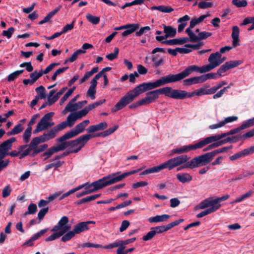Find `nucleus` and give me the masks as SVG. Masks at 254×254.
Listing matches in <instances>:
<instances>
[{
    "instance_id": "nucleus-1",
    "label": "nucleus",
    "mask_w": 254,
    "mask_h": 254,
    "mask_svg": "<svg viewBox=\"0 0 254 254\" xmlns=\"http://www.w3.org/2000/svg\"><path fill=\"white\" fill-rule=\"evenodd\" d=\"M92 134H86L82 135L77 138L70 140H60L61 137L56 139V141L61 143L57 146H52L47 150L43 154L42 156H45V160L50 158L55 153L64 150L66 148L70 146L71 148H75L73 150H77V153L86 144V143L92 138Z\"/></svg>"
},
{
    "instance_id": "nucleus-2",
    "label": "nucleus",
    "mask_w": 254,
    "mask_h": 254,
    "mask_svg": "<svg viewBox=\"0 0 254 254\" xmlns=\"http://www.w3.org/2000/svg\"><path fill=\"white\" fill-rule=\"evenodd\" d=\"M156 88L155 82H143L134 89L127 92L112 109L113 112L120 110L130 103L134 99L140 94L148 90Z\"/></svg>"
},
{
    "instance_id": "nucleus-3",
    "label": "nucleus",
    "mask_w": 254,
    "mask_h": 254,
    "mask_svg": "<svg viewBox=\"0 0 254 254\" xmlns=\"http://www.w3.org/2000/svg\"><path fill=\"white\" fill-rule=\"evenodd\" d=\"M190 158V157L188 156L187 155L178 156L170 159L168 161L158 166H154L144 170L140 174V175L142 176L158 173L165 168L168 169L169 170H171L179 165L187 163V162L189 161V160Z\"/></svg>"
},
{
    "instance_id": "nucleus-4",
    "label": "nucleus",
    "mask_w": 254,
    "mask_h": 254,
    "mask_svg": "<svg viewBox=\"0 0 254 254\" xmlns=\"http://www.w3.org/2000/svg\"><path fill=\"white\" fill-rule=\"evenodd\" d=\"M188 76L186 68L180 73L176 74H169L161 77L155 82L156 88L170 83L179 81Z\"/></svg>"
},
{
    "instance_id": "nucleus-5",
    "label": "nucleus",
    "mask_w": 254,
    "mask_h": 254,
    "mask_svg": "<svg viewBox=\"0 0 254 254\" xmlns=\"http://www.w3.org/2000/svg\"><path fill=\"white\" fill-rule=\"evenodd\" d=\"M112 184L113 183L109 175H108L92 183L88 186L89 188L85 190L88 194Z\"/></svg>"
},
{
    "instance_id": "nucleus-6",
    "label": "nucleus",
    "mask_w": 254,
    "mask_h": 254,
    "mask_svg": "<svg viewBox=\"0 0 254 254\" xmlns=\"http://www.w3.org/2000/svg\"><path fill=\"white\" fill-rule=\"evenodd\" d=\"M89 120H86L81 123L76 125L74 128L70 131L66 132L63 135L61 136L60 140H67L77 135L82 132L85 129L86 127L89 124Z\"/></svg>"
},
{
    "instance_id": "nucleus-7",
    "label": "nucleus",
    "mask_w": 254,
    "mask_h": 254,
    "mask_svg": "<svg viewBox=\"0 0 254 254\" xmlns=\"http://www.w3.org/2000/svg\"><path fill=\"white\" fill-rule=\"evenodd\" d=\"M160 94H164L166 96L172 98V87H165L155 90L148 92L146 96L148 97L151 103L155 102Z\"/></svg>"
},
{
    "instance_id": "nucleus-8",
    "label": "nucleus",
    "mask_w": 254,
    "mask_h": 254,
    "mask_svg": "<svg viewBox=\"0 0 254 254\" xmlns=\"http://www.w3.org/2000/svg\"><path fill=\"white\" fill-rule=\"evenodd\" d=\"M204 146L203 145L202 140H200L198 142L192 144H190L187 145L182 146L180 147L174 148L171 150V155L174 154H181L184 153H187L190 151L195 150L197 149L202 148Z\"/></svg>"
},
{
    "instance_id": "nucleus-9",
    "label": "nucleus",
    "mask_w": 254,
    "mask_h": 254,
    "mask_svg": "<svg viewBox=\"0 0 254 254\" xmlns=\"http://www.w3.org/2000/svg\"><path fill=\"white\" fill-rule=\"evenodd\" d=\"M226 151L227 148L223 147L221 148H219L218 149L213 150L211 152H207L203 154L200 155H199V157L203 166H205L209 164L217 154Z\"/></svg>"
},
{
    "instance_id": "nucleus-10",
    "label": "nucleus",
    "mask_w": 254,
    "mask_h": 254,
    "mask_svg": "<svg viewBox=\"0 0 254 254\" xmlns=\"http://www.w3.org/2000/svg\"><path fill=\"white\" fill-rule=\"evenodd\" d=\"M203 166V165L199 155L193 158L187 163L182 165L177 169V171H179L184 169H193Z\"/></svg>"
},
{
    "instance_id": "nucleus-11",
    "label": "nucleus",
    "mask_w": 254,
    "mask_h": 254,
    "mask_svg": "<svg viewBox=\"0 0 254 254\" xmlns=\"http://www.w3.org/2000/svg\"><path fill=\"white\" fill-rule=\"evenodd\" d=\"M186 32L190 39V42H197L200 40L205 39L212 35V33L203 31L198 33L196 36L192 30H186Z\"/></svg>"
},
{
    "instance_id": "nucleus-12",
    "label": "nucleus",
    "mask_w": 254,
    "mask_h": 254,
    "mask_svg": "<svg viewBox=\"0 0 254 254\" xmlns=\"http://www.w3.org/2000/svg\"><path fill=\"white\" fill-rule=\"evenodd\" d=\"M242 63V61L240 60L230 61L226 62L222 65L217 70L219 74V77L222 76V74L226 72L230 69L234 68L240 65Z\"/></svg>"
},
{
    "instance_id": "nucleus-13",
    "label": "nucleus",
    "mask_w": 254,
    "mask_h": 254,
    "mask_svg": "<svg viewBox=\"0 0 254 254\" xmlns=\"http://www.w3.org/2000/svg\"><path fill=\"white\" fill-rule=\"evenodd\" d=\"M213 69H214L213 67H212L210 64L203 65L201 67H198L196 65H192L186 68L188 76L194 71L203 73L208 72Z\"/></svg>"
},
{
    "instance_id": "nucleus-14",
    "label": "nucleus",
    "mask_w": 254,
    "mask_h": 254,
    "mask_svg": "<svg viewBox=\"0 0 254 254\" xmlns=\"http://www.w3.org/2000/svg\"><path fill=\"white\" fill-rule=\"evenodd\" d=\"M196 95V91L192 92H187L185 90L173 89L172 88V98L177 99H184L187 97H190Z\"/></svg>"
},
{
    "instance_id": "nucleus-15",
    "label": "nucleus",
    "mask_w": 254,
    "mask_h": 254,
    "mask_svg": "<svg viewBox=\"0 0 254 254\" xmlns=\"http://www.w3.org/2000/svg\"><path fill=\"white\" fill-rule=\"evenodd\" d=\"M141 170V169H138L137 170H132L129 172L124 173L123 174H122L120 175H118V174H119L120 173V172H117L116 173L109 174V176L110 177L111 180L113 184L114 183H116L117 182L122 181L123 179H124V178H125L126 177H127L129 175L134 174L138 172V171H140Z\"/></svg>"
},
{
    "instance_id": "nucleus-16",
    "label": "nucleus",
    "mask_w": 254,
    "mask_h": 254,
    "mask_svg": "<svg viewBox=\"0 0 254 254\" xmlns=\"http://www.w3.org/2000/svg\"><path fill=\"white\" fill-rule=\"evenodd\" d=\"M95 222L93 221H87L78 223L74 227L73 231L75 234H80L89 229V225L90 224H95Z\"/></svg>"
},
{
    "instance_id": "nucleus-17",
    "label": "nucleus",
    "mask_w": 254,
    "mask_h": 254,
    "mask_svg": "<svg viewBox=\"0 0 254 254\" xmlns=\"http://www.w3.org/2000/svg\"><path fill=\"white\" fill-rule=\"evenodd\" d=\"M228 132H224L220 134H218L215 135H211L208 137H207L201 140L203 145L204 146L206 145L211 143L214 141H216L217 140H220L221 139L228 136Z\"/></svg>"
},
{
    "instance_id": "nucleus-18",
    "label": "nucleus",
    "mask_w": 254,
    "mask_h": 254,
    "mask_svg": "<svg viewBox=\"0 0 254 254\" xmlns=\"http://www.w3.org/2000/svg\"><path fill=\"white\" fill-rule=\"evenodd\" d=\"M254 153V145L251 146L248 148L243 150L242 151L235 153V154L230 156L229 158L231 160L234 161L239 159L242 157L248 156Z\"/></svg>"
},
{
    "instance_id": "nucleus-19",
    "label": "nucleus",
    "mask_w": 254,
    "mask_h": 254,
    "mask_svg": "<svg viewBox=\"0 0 254 254\" xmlns=\"http://www.w3.org/2000/svg\"><path fill=\"white\" fill-rule=\"evenodd\" d=\"M221 57L222 55L218 52L211 54L208 59L209 64L215 68L222 64V61L219 60Z\"/></svg>"
},
{
    "instance_id": "nucleus-20",
    "label": "nucleus",
    "mask_w": 254,
    "mask_h": 254,
    "mask_svg": "<svg viewBox=\"0 0 254 254\" xmlns=\"http://www.w3.org/2000/svg\"><path fill=\"white\" fill-rule=\"evenodd\" d=\"M123 26L124 29H126L122 33V36L125 37L131 34L138 29L139 27V24L138 23L127 24L123 25Z\"/></svg>"
},
{
    "instance_id": "nucleus-21",
    "label": "nucleus",
    "mask_w": 254,
    "mask_h": 254,
    "mask_svg": "<svg viewBox=\"0 0 254 254\" xmlns=\"http://www.w3.org/2000/svg\"><path fill=\"white\" fill-rule=\"evenodd\" d=\"M190 42V38L183 37L180 38L173 39L164 41V44L168 45H181L187 42Z\"/></svg>"
},
{
    "instance_id": "nucleus-22",
    "label": "nucleus",
    "mask_w": 254,
    "mask_h": 254,
    "mask_svg": "<svg viewBox=\"0 0 254 254\" xmlns=\"http://www.w3.org/2000/svg\"><path fill=\"white\" fill-rule=\"evenodd\" d=\"M108 126L106 122H103L99 123L97 125L90 126L86 129V131L88 133H92L95 131H97L100 130H103L106 128Z\"/></svg>"
},
{
    "instance_id": "nucleus-23",
    "label": "nucleus",
    "mask_w": 254,
    "mask_h": 254,
    "mask_svg": "<svg viewBox=\"0 0 254 254\" xmlns=\"http://www.w3.org/2000/svg\"><path fill=\"white\" fill-rule=\"evenodd\" d=\"M118 125H115L113 127H110L104 131L97 133L94 134H92V138L99 136L105 137L113 133L115 130H116L118 128Z\"/></svg>"
},
{
    "instance_id": "nucleus-24",
    "label": "nucleus",
    "mask_w": 254,
    "mask_h": 254,
    "mask_svg": "<svg viewBox=\"0 0 254 254\" xmlns=\"http://www.w3.org/2000/svg\"><path fill=\"white\" fill-rule=\"evenodd\" d=\"M216 206L214 199L212 197H209L201 201L198 207L200 209H205L206 208L213 207Z\"/></svg>"
},
{
    "instance_id": "nucleus-25",
    "label": "nucleus",
    "mask_w": 254,
    "mask_h": 254,
    "mask_svg": "<svg viewBox=\"0 0 254 254\" xmlns=\"http://www.w3.org/2000/svg\"><path fill=\"white\" fill-rule=\"evenodd\" d=\"M16 141L15 137H11L0 144V150L7 151L12 147V143Z\"/></svg>"
},
{
    "instance_id": "nucleus-26",
    "label": "nucleus",
    "mask_w": 254,
    "mask_h": 254,
    "mask_svg": "<svg viewBox=\"0 0 254 254\" xmlns=\"http://www.w3.org/2000/svg\"><path fill=\"white\" fill-rule=\"evenodd\" d=\"M176 177L177 179L183 184L189 182L192 179V176L187 173H178L176 175Z\"/></svg>"
},
{
    "instance_id": "nucleus-27",
    "label": "nucleus",
    "mask_w": 254,
    "mask_h": 254,
    "mask_svg": "<svg viewBox=\"0 0 254 254\" xmlns=\"http://www.w3.org/2000/svg\"><path fill=\"white\" fill-rule=\"evenodd\" d=\"M164 32L165 33L166 37H174L176 36L177 31L176 29L171 26H166L163 25Z\"/></svg>"
},
{
    "instance_id": "nucleus-28",
    "label": "nucleus",
    "mask_w": 254,
    "mask_h": 254,
    "mask_svg": "<svg viewBox=\"0 0 254 254\" xmlns=\"http://www.w3.org/2000/svg\"><path fill=\"white\" fill-rule=\"evenodd\" d=\"M170 216L168 214H163L161 215H156L154 217H150L149 221L150 223H157L167 221Z\"/></svg>"
},
{
    "instance_id": "nucleus-29",
    "label": "nucleus",
    "mask_w": 254,
    "mask_h": 254,
    "mask_svg": "<svg viewBox=\"0 0 254 254\" xmlns=\"http://www.w3.org/2000/svg\"><path fill=\"white\" fill-rule=\"evenodd\" d=\"M150 9L152 10H158L163 13H170L174 11V9L170 6L161 5L159 6H152Z\"/></svg>"
},
{
    "instance_id": "nucleus-30",
    "label": "nucleus",
    "mask_w": 254,
    "mask_h": 254,
    "mask_svg": "<svg viewBox=\"0 0 254 254\" xmlns=\"http://www.w3.org/2000/svg\"><path fill=\"white\" fill-rule=\"evenodd\" d=\"M62 7L61 5L59 6L58 7H57L54 10H52V11L50 12L44 18L39 21V24H43L46 22H48L50 19L55 15L56 13H57L61 9Z\"/></svg>"
},
{
    "instance_id": "nucleus-31",
    "label": "nucleus",
    "mask_w": 254,
    "mask_h": 254,
    "mask_svg": "<svg viewBox=\"0 0 254 254\" xmlns=\"http://www.w3.org/2000/svg\"><path fill=\"white\" fill-rule=\"evenodd\" d=\"M48 128V122L42 121V120H40L39 122L37 124L36 128L34 130L33 133H37Z\"/></svg>"
},
{
    "instance_id": "nucleus-32",
    "label": "nucleus",
    "mask_w": 254,
    "mask_h": 254,
    "mask_svg": "<svg viewBox=\"0 0 254 254\" xmlns=\"http://www.w3.org/2000/svg\"><path fill=\"white\" fill-rule=\"evenodd\" d=\"M78 109L76 103L69 102L63 111V114H65L67 112H73Z\"/></svg>"
},
{
    "instance_id": "nucleus-33",
    "label": "nucleus",
    "mask_w": 254,
    "mask_h": 254,
    "mask_svg": "<svg viewBox=\"0 0 254 254\" xmlns=\"http://www.w3.org/2000/svg\"><path fill=\"white\" fill-rule=\"evenodd\" d=\"M217 211V208L213 207H210L204 210L203 211H201L200 213L197 214L196 215V217L198 218H201L204 216H206L208 214H209L211 213L215 212Z\"/></svg>"
},
{
    "instance_id": "nucleus-34",
    "label": "nucleus",
    "mask_w": 254,
    "mask_h": 254,
    "mask_svg": "<svg viewBox=\"0 0 254 254\" xmlns=\"http://www.w3.org/2000/svg\"><path fill=\"white\" fill-rule=\"evenodd\" d=\"M35 91L38 93V95H36V97L41 99L46 98L45 88L43 86L40 85L37 87L35 89Z\"/></svg>"
},
{
    "instance_id": "nucleus-35",
    "label": "nucleus",
    "mask_w": 254,
    "mask_h": 254,
    "mask_svg": "<svg viewBox=\"0 0 254 254\" xmlns=\"http://www.w3.org/2000/svg\"><path fill=\"white\" fill-rule=\"evenodd\" d=\"M230 197V195L229 194L225 195L223 196L217 197L214 199V202L215 203L216 206H214L215 208H217V210L219 209V208L221 206L220 202L221 201H225L227 199H228Z\"/></svg>"
},
{
    "instance_id": "nucleus-36",
    "label": "nucleus",
    "mask_w": 254,
    "mask_h": 254,
    "mask_svg": "<svg viewBox=\"0 0 254 254\" xmlns=\"http://www.w3.org/2000/svg\"><path fill=\"white\" fill-rule=\"evenodd\" d=\"M78 119L75 113L70 114L66 118V121L69 127L72 126L74 122Z\"/></svg>"
},
{
    "instance_id": "nucleus-37",
    "label": "nucleus",
    "mask_w": 254,
    "mask_h": 254,
    "mask_svg": "<svg viewBox=\"0 0 254 254\" xmlns=\"http://www.w3.org/2000/svg\"><path fill=\"white\" fill-rule=\"evenodd\" d=\"M75 234L73 230L69 231L62 236L61 241L64 242L68 241L71 239L75 236Z\"/></svg>"
},
{
    "instance_id": "nucleus-38",
    "label": "nucleus",
    "mask_w": 254,
    "mask_h": 254,
    "mask_svg": "<svg viewBox=\"0 0 254 254\" xmlns=\"http://www.w3.org/2000/svg\"><path fill=\"white\" fill-rule=\"evenodd\" d=\"M87 19L93 24L96 25L100 22V19L98 16H93L90 13H88L86 15Z\"/></svg>"
},
{
    "instance_id": "nucleus-39",
    "label": "nucleus",
    "mask_w": 254,
    "mask_h": 254,
    "mask_svg": "<svg viewBox=\"0 0 254 254\" xmlns=\"http://www.w3.org/2000/svg\"><path fill=\"white\" fill-rule=\"evenodd\" d=\"M32 129V128L31 127H28L23 133V138L25 143H28L29 141L30 137L31 135Z\"/></svg>"
},
{
    "instance_id": "nucleus-40",
    "label": "nucleus",
    "mask_w": 254,
    "mask_h": 254,
    "mask_svg": "<svg viewBox=\"0 0 254 254\" xmlns=\"http://www.w3.org/2000/svg\"><path fill=\"white\" fill-rule=\"evenodd\" d=\"M75 88L76 87L73 86L72 88L69 89L68 91L64 95L60 101V104L61 105H62L70 96L71 95Z\"/></svg>"
},
{
    "instance_id": "nucleus-41",
    "label": "nucleus",
    "mask_w": 254,
    "mask_h": 254,
    "mask_svg": "<svg viewBox=\"0 0 254 254\" xmlns=\"http://www.w3.org/2000/svg\"><path fill=\"white\" fill-rule=\"evenodd\" d=\"M62 236H63V233L61 232L60 231H59L57 232L54 233L51 235H50L48 237L46 238L45 239V241L46 242L52 241L56 240L57 239H59Z\"/></svg>"
},
{
    "instance_id": "nucleus-42",
    "label": "nucleus",
    "mask_w": 254,
    "mask_h": 254,
    "mask_svg": "<svg viewBox=\"0 0 254 254\" xmlns=\"http://www.w3.org/2000/svg\"><path fill=\"white\" fill-rule=\"evenodd\" d=\"M57 133L56 129L54 128V127L51 129L50 130L46 132H44V136L46 137L48 140H49L51 139L54 138L56 135V133Z\"/></svg>"
},
{
    "instance_id": "nucleus-43",
    "label": "nucleus",
    "mask_w": 254,
    "mask_h": 254,
    "mask_svg": "<svg viewBox=\"0 0 254 254\" xmlns=\"http://www.w3.org/2000/svg\"><path fill=\"white\" fill-rule=\"evenodd\" d=\"M119 52V49L118 48H115L114 49V52L113 53H110L109 54H108L106 56V58L109 61H112L116 59L118 55Z\"/></svg>"
},
{
    "instance_id": "nucleus-44",
    "label": "nucleus",
    "mask_w": 254,
    "mask_h": 254,
    "mask_svg": "<svg viewBox=\"0 0 254 254\" xmlns=\"http://www.w3.org/2000/svg\"><path fill=\"white\" fill-rule=\"evenodd\" d=\"M68 68V66L63 67L62 68H59L53 74V75L51 77V79L53 81H55L57 79V77L58 75H59L60 74L63 73Z\"/></svg>"
},
{
    "instance_id": "nucleus-45",
    "label": "nucleus",
    "mask_w": 254,
    "mask_h": 254,
    "mask_svg": "<svg viewBox=\"0 0 254 254\" xmlns=\"http://www.w3.org/2000/svg\"><path fill=\"white\" fill-rule=\"evenodd\" d=\"M232 3L237 7H246L248 4L246 0H233Z\"/></svg>"
},
{
    "instance_id": "nucleus-46",
    "label": "nucleus",
    "mask_w": 254,
    "mask_h": 254,
    "mask_svg": "<svg viewBox=\"0 0 254 254\" xmlns=\"http://www.w3.org/2000/svg\"><path fill=\"white\" fill-rule=\"evenodd\" d=\"M37 210V205L34 203H30L28 207V211L25 212L24 215L34 214Z\"/></svg>"
},
{
    "instance_id": "nucleus-47",
    "label": "nucleus",
    "mask_w": 254,
    "mask_h": 254,
    "mask_svg": "<svg viewBox=\"0 0 254 254\" xmlns=\"http://www.w3.org/2000/svg\"><path fill=\"white\" fill-rule=\"evenodd\" d=\"M152 229L154 230L156 234H160L169 230L167 225L152 227Z\"/></svg>"
},
{
    "instance_id": "nucleus-48",
    "label": "nucleus",
    "mask_w": 254,
    "mask_h": 254,
    "mask_svg": "<svg viewBox=\"0 0 254 254\" xmlns=\"http://www.w3.org/2000/svg\"><path fill=\"white\" fill-rule=\"evenodd\" d=\"M254 126V117L249 119L244 122L241 125L242 128L243 129H246L247 128L250 127H251Z\"/></svg>"
},
{
    "instance_id": "nucleus-49",
    "label": "nucleus",
    "mask_w": 254,
    "mask_h": 254,
    "mask_svg": "<svg viewBox=\"0 0 254 254\" xmlns=\"http://www.w3.org/2000/svg\"><path fill=\"white\" fill-rule=\"evenodd\" d=\"M84 53H85V51L84 50H82L81 49L77 50L73 53V54L70 57H69L70 62L72 63L74 62L77 59V57L79 55L83 54Z\"/></svg>"
},
{
    "instance_id": "nucleus-50",
    "label": "nucleus",
    "mask_w": 254,
    "mask_h": 254,
    "mask_svg": "<svg viewBox=\"0 0 254 254\" xmlns=\"http://www.w3.org/2000/svg\"><path fill=\"white\" fill-rule=\"evenodd\" d=\"M49 211V207H47L41 209L38 213V218L39 219V223L44 218L45 215L48 213Z\"/></svg>"
},
{
    "instance_id": "nucleus-51",
    "label": "nucleus",
    "mask_w": 254,
    "mask_h": 254,
    "mask_svg": "<svg viewBox=\"0 0 254 254\" xmlns=\"http://www.w3.org/2000/svg\"><path fill=\"white\" fill-rule=\"evenodd\" d=\"M226 143H235L241 139V135H236L232 136H229L225 138Z\"/></svg>"
},
{
    "instance_id": "nucleus-52",
    "label": "nucleus",
    "mask_w": 254,
    "mask_h": 254,
    "mask_svg": "<svg viewBox=\"0 0 254 254\" xmlns=\"http://www.w3.org/2000/svg\"><path fill=\"white\" fill-rule=\"evenodd\" d=\"M156 235L155 231L151 228V231L147 233L146 235L142 237V239L144 241H147L152 239Z\"/></svg>"
},
{
    "instance_id": "nucleus-53",
    "label": "nucleus",
    "mask_w": 254,
    "mask_h": 254,
    "mask_svg": "<svg viewBox=\"0 0 254 254\" xmlns=\"http://www.w3.org/2000/svg\"><path fill=\"white\" fill-rule=\"evenodd\" d=\"M75 22V19H74L70 24H67L66 25H65L64 27L63 30L61 31L62 34H63L65 33L68 31L71 30L74 27Z\"/></svg>"
},
{
    "instance_id": "nucleus-54",
    "label": "nucleus",
    "mask_w": 254,
    "mask_h": 254,
    "mask_svg": "<svg viewBox=\"0 0 254 254\" xmlns=\"http://www.w3.org/2000/svg\"><path fill=\"white\" fill-rule=\"evenodd\" d=\"M14 32V28L13 27L9 28L7 30H3L2 32L3 36H6L8 39L11 37Z\"/></svg>"
},
{
    "instance_id": "nucleus-55",
    "label": "nucleus",
    "mask_w": 254,
    "mask_h": 254,
    "mask_svg": "<svg viewBox=\"0 0 254 254\" xmlns=\"http://www.w3.org/2000/svg\"><path fill=\"white\" fill-rule=\"evenodd\" d=\"M64 162H61L60 161H58L55 163H52L49 164H48L46 166L45 170L47 171L53 167H55L56 169L60 167L62 165Z\"/></svg>"
},
{
    "instance_id": "nucleus-56",
    "label": "nucleus",
    "mask_w": 254,
    "mask_h": 254,
    "mask_svg": "<svg viewBox=\"0 0 254 254\" xmlns=\"http://www.w3.org/2000/svg\"><path fill=\"white\" fill-rule=\"evenodd\" d=\"M183 82L184 85L185 86L197 84L196 76L185 79Z\"/></svg>"
},
{
    "instance_id": "nucleus-57",
    "label": "nucleus",
    "mask_w": 254,
    "mask_h": 254,
    "mask_svg": "<svg viewBox=\"0 0 254 254\" xmlns=\"http://www.w3.org/2000/svg\"><path fill=\"white\" fill-rule=\"evenodd\" d=\"M56 92V90H52L49 92L48 95L47 100L49 102L50 104H53L57 101V99H54L53 96Z\"/></svg>"
},
{
    "instance_id": "nucleus-58",
    "label": "nucleus",
    "mask_w": 254,
    "mask_h": 254,
    "mask_svg": "<svg viewBox=\"0 0 254 254\" xmlns=\"http://www.w3.org/2000/svg\"><path fill=\"white\" fill-rule=\"evenodd\" d=\"M213 5V3L211 2H207L205 1H201L198 3V7L201 9H205L209 7H211Z\"/></svg>"
},
{
    "instance_id": "nucleus-59",
    "label": "nucleus",
    "mask_w": 254,
    "mask_h": 254,
    "mask_svg": "<svg viewBox=\"0 0 254 254\" xmlns=\"http://www.w3.org/2000/svg\"><path fill=\"white\" fill-rule=\"evenodd\" d=\"M40 143L39 138L35 137L32 139L28 146L30 147V149H36Z\"/></svg>"
},
{
    "instance_id": "nucleus-60",
    "label": "nucleus",
    "mask_w": 254,
    "mask_h": 254,
    "mask_svg": "<svg viewBox=\"0 0 254 254\" xmlns=\"http://www.w3.org/2000/svg\"><path fill=\"white\" fill-rule=\"evenodd\" d=\"M101 194H96L92 195L87 196L85 198H83L84 203H87L90 201H91L92 200H94L98 197H99L101 196Z\"/></svg>"
},
{
    "instance_id": "nucleus-61",
    "label": "nucleus",
    "mask_w": 254,
    "mask_h": 254,
    "mask_svg": "<svg viewBox=\"0 0 254 254\" xmlns=\"http://www.w3.org/2000/svg\"><path fill=\"white\" fill-rule=\"evenodd\" d=\"M88 112L89 111H88L87 108H86L85 107L83 109L75 113L78 119H80L84 116H85L88 113Z\"/></svg>"
},
{
    "instance_id": "nucleus-62",
    "label": "nucleus",
    "mask_w": 254,
    "mask_h": 254,
    "mask_svg": "<svg viewBox=\"0 0 254 254\" xmlns=\"http://www.w3.org/2000/svg\"><path fill=\"white\" fill-rule=\"evenodd\" d=\"M152 61L154 62V66L155 67H158L161 65L163 63V59L161 58L159 60H158L157 57L156 56H153L152 58Z\"/></svg>"
},
{
    "instance_id": "nucleus-63",
    "label": "nucleus",
    "mask_w": 254,
    "mask_h": 254,
    "mask_svg": "<svg viewBox=\"0 0 254 254\" xmlns=\"http://www.w3.org/2000/svg\"><path fill=\"white\" fill-rule=\"evenodd\" d=\"M67 126H68L67 122H63L54 127L57 132L64 129Z\"/></svg>"
},
{
    "instance_id": "nucleus-64",
    "label": "nucleus",
    "mask_w": 254,
    "mask_h": 254,
    "mask_svg": "<svg viewBox=\"0 0 254 254\" xmlns=\"http://www.w3.org/2000/svg\"><path fill=\"white\" fill-rule=\"evenodd\" d=\"M68 221V218L66 216H64L61 218L58 223L62 228H63L65 225L67 224Z\"/></svg>"
}]
</instances>
